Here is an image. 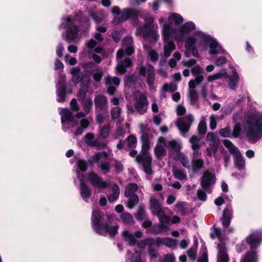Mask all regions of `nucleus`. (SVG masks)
<instances>
[{
  "mask_svg": "<svg viewBox=\"0 0 262 262\" xmlns=\"http://www.w3.org/2000/svg\"><path fill=\"white\" fill-rule=\"evenodd\" d=\"M112 13L118 15L115 16L112 21L115 25H118L128 19L134 20L139 18L143 19L145 25L137 26L136 35L142 36L144 39L149 38L154 42L159 39L160 36L157 27L154 28L152 26L154 18L146 11H140L131 8H124L121 11L118 6H114Z\"/></svg>",
  "mask_w": 262,
  "mask_h": 262,
  "instance_id": "1",
  "label": "nucleus"
},
{
  "mask_svg": "<svg viewBox=\"0 0 262 262\" xmlns=\"http://www.w3.org/2000/svg\"><path fill=\"white\" fill-rule=\"evenodd\" d=\"M208 47L209 53L211 55L226 53V51L210 35L197 31L185 39L184 54L186 57H189L191 55L196 57L199 51L205 52Z\"/></svg>",
  "mask_w": 262,
  "mask_h": 262,
  "instance_id": "2",
  "label": "nucleus"
},
{
  "mask_svg": "<svg viewBox=\"0 0 262 262\" xmlns=\"http://www.w3.org/2000/svg\"><path fill=\"white\" fill-rule=\"evenodd\" d=\"M89 26V19L80 12L74 16L63 18L59 26L60 29L67 28L62 34V37L68 43H77L81 37L80 27H87Z\"/></svg>",
  "mask_w": 262,
  "mask_h": 262,
  "instance_id": "3",
  "label": "nucleus"
},
{
  "mask_svg": "<svg viewBox=\"0 0 262 262\" xmlns=\"http://www.w3.org/2000/svg\"><path fill=\"white\" fill-rule=\"evenodd\" d=\"M244 127L249 141L255 143L262 137V115L247 113L245 115Z\"/></svg>",
  "mask_w": 262,
  "mask_h": 262,
  "instance_id": "4",
  "label": "nucleus"
},
{
  "mask_svg": "<svg viewBox=\"0 0 262 262\" xmlns=\"http://www.w3.org/2000/svg\"><path fill=\"white\" fill-rule=\"evenodd\" d=\"M122 49L119 50L117 53L118 64L116 71L118 73L123 74L125 73L126 69L132 66V62L129 58H126L123 60L121 59L124 55V50L127 56H130L134 52L133 39L128 36L123 38L122 41Z\"/></svg>",
  "mask_w": 262,
  "mask_h": 262,
  "instance_id": "5",
  "label": "nucleus"
},
{
  "mask_svg": "<svg viewBox=\"0 0 262 262\" xmlns=\"http://www.w3.org/2000/svg\"><path fill=\"white\" fill-rule=\"evenodd\" d=\"M182 35L181 33L170 29L165 23L162 29V37L164 42L163 53L162 56L165 58L169 57L172 52L176 49V45L171 39L177 42L182 41Z\"/></svg>",
  "mask_w": 262,
  "mask_h": 262,
  "instance_id": "6",
  "label": "nucleus"
},
{
  "mask_svg": "<svg viewBox=\"0 0 262 262\" xmlns=\"http://www.w3.org/2000/svg\"><path fill=\"white\" fill-rule=\"evenodd\" d=\"M104 214L99 208L93 209L91 217L92 226L94 230L99 234L106 235L108 233L110 236H114L118 231V226H110L107 224L103 223Z\"/></svg>",
  "mask_w": 262,
  "mask_h": 262,
  "instance_id": "7",
  "label": "nucleus"
},
{
  "mask_svg": "<svg viewBox=\"0 0 262 262\" xmlns=\"http://www.w3.org/2000/svg\"><path fill=\"white\" fill-rule=\"evenodd\" d=\"M70 73L72 76L71 79L72 82L75 84L82 82V84L77 93V97L79 100L84 99L89 88L91 76L88 75L86 72H81L80 69L78 67L72 68Z\"/></svg>",
  "mask_w": 262,
  "mask_h": 262,
  "instance_id": "8",
  "label": "nucleus"
},
{
  "mask_svg": "<svg viewBox=\"0 0 262 262\" xmlns=\"http://www.w3.org/2000/svg\"><path fill=\"white\" fill-rule=\"evenodd\" d=\"M261 240L262 234L259 231L253 232L247 237V242L250 246L251 251L243 257L241 262L257 261V255L254 249L258 246Z\"/></svg>",
  "mask_w": 262,
  "mask_h": 262,
  "instance_id": "9",
  "label": "nucleus"
},
{
  "mask_svg": "<svg viewBox=\"0 0 262 262\" xmlns=\"http://www.w3.org/2000/svg\"><path fill=\"white\" fill-rule=\"evenodd\" d=\"M223 143L229 152L233 155L235 167L239 170H245V161L238 148L229 140H224Z\"/></svg>",
  "mask_w": 262,
  "mask_h": 262,
  "instance_id": "10",
  "label": "nucleus"
},
{
  "mask_svg": "<svg viewBox=\"0 0 262 262\" xmlns=\"http://www.w3.org/2000/svg\"><path fill=\"white\" fill-rule=\"evenodd\" d=\"M140 76L146 78V82L150 89H152L153 84L155 80V72L153 66L150 64L142 66L138 68Z\"/></svg>",
  "mask_w": 262,
  "mask_h": 262,
  "instance_id": "11",
  "label": "nucleus"
},
{
  "mask_svg": "<svg viewBox=\"0 0 262 262\" xmlns=\"http://www.w3.org/2000/svg\"><path fill=\"white\" fill-rule=\"evenodd\" d=\"M135 96V108L137 112L142 115L147 111L148 100L145 95L140 92H137Z\"/></svg>",
  "mask_w": 262,
  "mask_h": 262,
  "instance_id": "12",
  "label": "nucleus"
},
{
  "mask_svg": "<svg viewBox=\"0 0 262 262\" xmlns=\"http://www.w3.org/2000/svg\"><path fill=\"white\" fill-rule=\"evenodd\" d=\"M106 157L105 152H98L92 158V162L96 163L98 167L101 169L104 173L108 172L110 170V164L107 162L103 161V160L106 159Z\"/></svg>",
  "mask_w": 262,
  "mask_h": 262,
  "instance_id": "13",
  "label": "nucleus"
},
{
  "mask_svg": "<svg viewBox=\"0 0 262 262\" xmlns=\"http://www.w3.org/2000/svg\"><path fill=\"white\" fill-rule=\"evenodd\" d=\"M150 210L154 215L158 216L159 220L167 221V215L162 209L161 205L159 201L154 197L150 199Z\"/></svg>",
  "mask_w": 262,
  "mask_h": 262,
  "instance_id": "14",
  "label": "nucleus"
},
{
  "mask_svg": "<svg viewBox=\"0 0 262 262\" xmlns=\"http://www.w3.org/2000/svg\"><path fill=\"white\" fill-rule=\"evenodd\" d=\"M193 120V117L191 114L178 119L177 126L183 135L188 132Z\"/></svg>",
  "mask_w": 262,
  "mask_h": 262,
  "instance_id": "15",
  "label": "nucleus"
},
{
  "mask_svg": "<svg viewBox=\"0 0 262 262\" xmlns=\"http://www.w3.org/2000/svg\"><path fill=\"white\" fill-rule=\"evenodd\" d=\"M57 101L58 102H64L66 100V84L65 76L60 74L56 84Z\"/></svg>",
  "mask_w": 262,
  "mask_h": 262,
  "instance_id": "16",
  "label": "nucleus"
},
{
  "mask_svg": "<svg viewBox=\"0 0 262 262\" xmlns=\"http://www.w3.org/2000/svg\"><path fill=\"white\" fill-rule=\"evenodd\" d=\"M215 176L214 174L208 170L205 171L201 179V184L203 189L207 190L208 188L215 183Z\"/></svg>",
  "mask_w": 262,
  "mask_h": 262,
  "instance_id": "17",
  "label": "nucleus"
},
{
  "mask_svg": "<svg viewBox=\"0 0 262 262\" xmlns=\"http://www.w3.org/2000/svg\"><path fill=\"white\" fill-rule=\"evenodd\" d=\"M138 163H141L143 166L144 171L147 174L152 173L151 167V158L147 155H139L136 159Z\"/></svg>",
  "mask_w": 262,
  "mask_h": 262,
  "instance_id": "18",
  "label": "nucleus"
},
{
  "mask_svg": "<svg viewBox=\"0 0 262 262\" xmlns=\"http://www.w3.org/2000/svg\"><path fill=\"white\" fill-rule=\"evenodd\" d=\"M88 180L91 185L97 188L104 189L108 186L106 181H103L97 174L93 172L88 174Z\"/></svg>",
  "mask_w": 262,
  "mask_h": 262,
  "instance_id": "19",
  "label": "nucleus"
},
{
  "mask_svg": "<svg viewBox=\"0 0 262 262\" xmlns=\"http://www.w3.org/2000/svg\"><path fill=\"white\" fill-rule=\"evenodd\" d=\"M168 27L171 30H174L176 32L181 33L182 35V41L183 40L184 36L188 33L190 31L193 30L195 28V25L192 22H188L185 24L183 26L179 28H173L171 27L170 23L166 22Z\"/></svg>",
  "mask_w": 262,
  "mask_h": 262,
  "instance_id": "20",
  "label": "nucleus"
},
{
  "mask_svg": "<svg viewBox=\"0 0 262 262\" xmlns=\"http://www.w3.org/2000/svg\"><path fill=\"white\" fill-rule=\"evenodd\" d=\"M77 178L80 181V191L82 199L87 201L91 195V191L90 190L88 186L83 183V174H80L78 171H77Z\"/></svg>",
  "mask_w": 262,
  "mask_h": 262,
  "instance_id": "21",
  "label": "nucleus"
},
{
  "mask_svg": "<svg viewBox=\"0 0 262 262\" xmlns=\"http://www.w3.org/2000/svg\"><path fill=\"white\" fill-rule=\"evenodd\" d=\"M140 127L142 133V149L146 150L149 148L152 137L149 134L148 130H146L143 124L140 125Z\"/></svg>",
  "mask_w": 262,
  "mask_h": 262,
  "instance_id": "22",
  "label": "nucleus"
},
{
  "mask_svg": "<svg viewBox=\"0 0 262 262\" xmlns=\"http://www.w3.org/2000/svg\"><path fill=\"white\" fill-rule=\"evenodd\" d=\"M167 221L159 220L160 223L154 225L152 227V233L155 234H159L165 231H168L170 228V218L167 216Z\"/></svg>",
  "mask_w": 262,
  "mask_h": 262,
  "instance_id": "23",
  "label": "nucleus"
},
{
  "mask_svg": "<svg viewBox=\"0 0 262 262\" xmlns=\"http://www.w3.org/2000/svg\"><path fill=\"white\" fill-rule=\"evenodd\" d=\"M217 262H228L229 256L225 243L221 241L217 245Z\"/></svg>",
  "mask_w": 262,
  "mask_h": 262,
  "instance_id": "24",
  "label": "nucleus"
},
{
  "mask_svg": "<svg viewBox=\"0 0 262 262\" xmlns=\"http://www.w3.org/2000/svg\"><path fill=\"white\" fill-rule=\"evenodd\" d=\"M82 105L83 108V112H79L76 114V117L80 118L85 116L91 111L93 103L91 98H87L81 100Z\"/></svg>",
  "mask_w": 262,
  "mask_h": 262,
  "instance_id": "25",
  "label": "nucleus"
},
{
  "mask_svg": "<svg viewBox=\"0 0 262 262\" xmlns=\"http://www.w3.org/2000/svg\"><path fill=\"white\" fill-rule=\"evenodd\" d=\"M232 209L230 205H227L224 209L222 217V225L224 228L228 227L230 225L232 216Z\"/></svg>",
  "mask_w": 262,
  "mask_h": 262,
  "instance_id": "26",
  "label": "nucleus"
},
{
  "mask_svg": "<svg viewBox=\"0 0 262 262\" xmlns=\"http://www.w3.org/2000/svg\"><path fill=\"white\" fill-rule=\"evenodd\" d=\"M158 142L175 151H178L181 148V143L174 140L166 141L164 138L161 137L158 139Z\"/></svg>",
  "mask_w": 262,
  "mask_h": 262,
  "instance_id": "27",
  "label": "nucleus"
},
{
  "mask_svg": "<svg viewBox=\"0 0 262 262\" xmlns=\"http://www.w3.org/2000/svg\"><path fill=\"white\" fill-rule=\"evenodd\" d=\"M60 114L61 116L62 125L64 127L67 124L70 125L73 119V117L70 111L68 108H63L60 112Z\"/></svg>",
  "mask_w": 262,
  "mask_h": 262,
  "instance_id": "28",
  "label": "nucleus"
},
{
  "mask_svg": "<svg viewBox=\"0 0 262 262\" xmlns=\"http://www.w3.org/2000/svg\"><path fill=\"white\" fill-rule=\"evenodd\" d=\"M227 77L228 78V82L229 88L231 90L235 89L239 80V75L235 69L232 68V75Z\"/></svg>",
  "mask_w": 262,
  "mask_h": 262,
  "instance_id": "29",
  "label": "nucleus"
},
{
  "mask_svg": "<svg viewBox=\"0 0 262 262\" xmlns=\"http://www.w3.org/2000/svg\"><path fill=\"white\" fill-rule=\"evenodd\" d=\"M95 39H91L86 43V47L92 50L95 46L99 45L103 39V37L100 33H96L95 34Z\"/></svg>",
  "mask_w": 262,
  "mask_h": 262,
  "instance_id": "30",
  "label": "nucleus"
},
{
  "mask_svg": "<svg viewBox=\"0 0 262 262\" xmlns=\"http://www.w3.org/2000/svg\"><path fill=\"white\" fill-rule=\"evenodd\" d=\"M220 144L219 139H215V140L209 142V147L206 149V154L208 156H211L213 154L216 152Z\"/></svg>",
  "mask_w": 262,
  "mask_h": 262,
  "instance_id": "31",
  "label": "nucleus"
},
{
  "mask_svg": "<svg viewBox=\"0 0 262 262\" xmlns=\"http://www.w3.org/2000/svg\"><path fill=\"white\" fill-rule=\"evenodd\" d=\"M139 191L142 193L140 188H138L137 184L135 183H130L126 187L125 191V195L128 197L130 195L135 194V192Z\"/></svg>",
  "mask_w": 262,
  "mask_h": 262,
  "instance_id": "32",
  "label": "nucleus"
},
{
  "mask_svg": "<svg viewBox=\"0 0 262 262\" xmlns=\"http://www.w3.org/2000/svg\"><path fill=\"white\" fill-rule=\"evenodd\" d=\"M94 102L96 108L101 110L107 103V99L104 96L98 95L95 97Z\"/></svg>",
  "mask_w": 262,
  "mask_h": 262,
  "instance_id": "33",
  "label": "nucleus"
},
{
  "mask_svg": "<svg viewBox=\"0 0 262 262\" xmlns=\"http://www.w3.org/2000/svg\"><path fill=\"white\" fill-rule=\"evenodd\" d=\"M122 235L125 241L127 242L130 246L134 245L136 244L137 240L133 233L129 231H124L122 232Z\"/></svg>",
  "mask_w": 262,
  "mask_h": 262,
  "instance_id": "34",
  "label": "nucleus"
},
{
  "mask_svg": "<svg viewBox=\"0 0 262 262\" xmlns=\"http://www.w3.org/2000/svg\"><path fill=\"white\" fill-rule=\"evenodd\" d=\"M143 46L147 53L148 57L150 60L152 62L157 61L159 59L158 53L155 50L147 47V45H145L144 42L143 43Z\"/></svg>",
  "mask_w": 262,
  "mask_h": 262,
  "instance_id": "35",
  "label": "nucleus"
},
{
  "mask_svg": "<svg viewBox=\"0 0 262 262\" xmlns=\"http://www.w3.org/2000/svg\"><path fill=\"white\" fill-rule=\"evenodd\" d=\"M204 165V161L201 159L193 158L191 162V168L194 172L199 171Z\"/></svg>",
  "mask_w": 262,
  "mask_h": 262,
  "instance_id": "36",
  "label": "nucleus"
},
{
  "mask_svg": "<svg viewBox=\"0 0 262 262\" xmlns=\"http://www.w3.org/2000/svg\"><path fill=\"white\" fill-rule=\"evenodd\" d=\"M113 192L108 196V200L110 203H113L116 201L119 195L120 189L117 185H114L112 187Z\"/></svg>",
  "mask_w": 262,
  "mask_h": 262,
  "instance_id": "37",
  "label": "nucleus"
},
{
  "mask_svg": "<svg viewBox=\"0 0 262 262\" xmlns=\"http://www.w3.org/2000/svg\"><path fill=\"white\" fill-rule=\"evenodd\" d=\"M85 141L86 144L89 146H97L98 145V140L95 139L94 134L92 133H89L85 135Z\"/></svg>",
  "mask_w": 262,
  "mask_h": 262,
  "instance_id": "38",
  "label": "nucleus"
},
{
  "mask_svg": "<svg viewBox=\"0 0 262 262\" xmlns=\"http://www.w3.org/2000/svg\"><path fill=\"white\" fill-rule=\"evenodd\" d=\"M120 113V108L118 106L114 107L111 111L112 118L117 123H121L123 120V119L121 118Z\"/></svg>",
  "mask_w": 262,
  "mask_h": 262,
  "instance_id": "39",
  "label": "nucleus"
},
{
  "mask_svg": "<svg viewBox=\"0 0 262 262\" xmlns=\"http://www.w3.org/2000/svg\"><path fill=\"white\" fill-rule=\"evenodd\" d=\"M155 245V238L148 237L143 240L141 241L137 244V246L139 248L144 249L146 246H153Z\"/></svg>",
  "mask_w": 262,
  "mask_h": 262,
  "instance_id": "40",
  "label": "nucleus"
},
{
  "mask_svg": "<svg viewBox=\"0 0 262 262\" xmlns=\"http://www.w3.org/2000/svg\"><path fill=\"white\" fill-rule=\"evenodd\" d=\"M227 73L225 70H222L220 72L216 73L212 75H209L207 80L208 82H212L216 79H219L222 78H227Z\"/></svg>",
  "mask_w": 262,
  "mask_h": 262,
  "instance_id": "41",
  "label": "nucleus"
},
{
  "mask_svg": "<svg viewBox=\"0 0 262 262\" xmlns=\"http://www.w3.org/2000/svg\"><path fill=\"white\" fill-rule=\"evenodd\" d=\"M90 124V122L87 119H81L80 120V127L75 132V135H81L83 133V129L88 128Z\"/></svg>",
  "mask_w": 262,
  "mask_h": 262,
  "instance_id": "42",
  "label": "nucleus"
},
{
  "mask_svg": "<svg viewBox=\"0 0 262 262\" xmlns=\"http://www.w3.org/2000/svg\"><path fill=\"white\" fill-rule=\"evenodd\" d=\"M127 198H128L127 206L129 208L134 207L139 202V197L136 194L130 195Z\"/></svg>",
  "mask_w": 262,
  "mask_h": 262,
  "instance_id": "43",
  "label": "nucleus"
},
{
  "mask_svg": "<svg viewBox=\"0 0 262 262\" xmlns=\"http://www.w3.org/2000/svg\"><path fill=\"white\" fill-rule=\"evenodd\" d=\"M178 159L182 165L187 169L190 168V165L189 162L188 157L183 153L178 154Z\"/></svg>",
  "mask_w": 262,
  "mask_h": 262,
  "instance_id": "44",
  "label": "nucleus"
},
{
  "mask_svg": "<svg viewBox=\"0 0 262 262\" xmlns=\"http://www.w3.org/2000/svg\"><path fill=\"white\" fill-rule=\"evenodd\" d=\"M181 58V55L179 52H175L173 54V58H171L168 62V65L170 68H174L177 64V61Z\"/></svg>",
  "mask_w": 262,
  "mask_h": 262,
  "instance_id": "45",
  "label": "nucleus"
},
{
  "mask_svg": "<svg viewBox=\"0 0 262 262\" xmlns=\"http://www.w3.org/2000/svg\"><path fill=\"white\" fill-rule=\"evenodd\" d=\"M105 83L107 85H116L118 86L120 84V79L116 77H112L107 76L105 78Z\"/></svg>",
  "mask_w": 262,
  "mask_h": 262,
  "instance_id": "46",
  "label": "nucleus"
},
{
  "mask_svg": "<svg viewBox=\"0 0 262 262\" xmlns=\"http://www.w3.org/2000/svg\"><path fill=\"white\" fill-rule=\"evenodd\" d=\"M200 138L196 136H193L190 139L189 141L191 144V147L194 150H195L200 148Z\"/></svg>",
  "mask_w": 262,
  "mask_h": 262,
  "instance_id": "47",
  "label": "nucleus"
},
{
  "mask_svg": "<svg viewBox=\"0 0 262 262\" xmlns=\"http://www.w3.org/2000/svg\"><path fill=\"white\" fill-rule=\"evenodd\" d=\"M173 174L175 178L179 180H183L186 178V174L181 169H174L173 170Z\"/></svg>",
  "mask_w": 262,
  "mask_h": 262,
  "instance_id": "48",
  "label": "nucleus"
},
{
  "mask_svg": "<svg viewBox=\"0 0 262 262\" xmlns=\"http://www.w3.org/2000/svg\"><path fill=\"white\" fill-rule=\"evenodd\" d=\"M164 245L171 249H176L177 241L176 239L171 238L165 237V242Z\"/></svg>",
  "mask_w": 262,
  "mask_h": 262,
  "instance_id": "49",
  "label": "nucleus"
},
{
  "mask_svg": "<svg viewBox=\"0 0 262 262\" xmlns=\"http://www.w3.org/2000/svg\"><path fill=\"white\" fill-rule=\"evenodd\" d=\"M121 220L125 224H130L133 221V216L128 213H123L121 215Z\"/></svg>",
  "mask_w": 262,
  "mask_h": 262,
  "instance_id": "50",
  "label": "nucleus"
},
{
  "mask_svg": "<svg viewBox=\"0 0 262 262\" xmlns=\"http://www.w3.org/2000/svg\"><path fill=\"white\" fill-rule=\"evenodd\" d=\"M219 133L220 136L223 137L230 138L233 136L231 130L229 127L221 129Z\"/></svg>",
  "mask_w": 262,
  "mask_h": 262,
  "instance_id": "51",
  "label": "nucleus"
},
{
  "mask_svg": "<svg viewBox=\"0 0 262 262\" xmlns=\"http://www.w3.org/2000/svg\"><path fill=\"white\" fill-rule=\"evenodd\" d=\"M161 143L159 142V144L155 148V152L158 158H160L164 156L165 154V149L163 146L161 145Z\"/></svg>",
  "mask_w": 262,
  "mask_h": 262,
  "instance_id": "52",
  "label": "nucleus"
},
{
  "mask_svg": "<svg viewBox=\"0 0 262 262\" xmlns=\"http://www.w3.org/2000/svg\"><path fill=\"white\" fill-rule=\"evenodd\" d=\"M111 126L109 124L103 127H100V134L102 138H107L110 134Z\"/></svg>",
  "mask_w": 262,
  "mask_h": 262,
  "instance_id": "53",
  "label": "nucleus"
},
{
  "mask_svg": "<svg viewBox=\"0 0 262 262\" xmlns=\"http://www.w3.org/2000/svg\"><path fill=\"white\" fill-rule=\"evenodd\" d=\"M136 218L138 221H142L146 217L145 211L144 207H140L136 214Z\"/></svg>",
  "mask_w": 262,
  "mask_h": 262,
  "instance_id": "54",
  "label": "nucleus"
},
{
  "mask_svg": "<svg viewBox=\"0 0 262 262\" xmlns=\"http://www.w3.org/2000/svg\"><path fill=\"white\" fill-rule=\"evenodd\" d=\"M189 97L191 102L195 103L198 100V93L195 90H189Z\"/></svg>",
  "mask_w": 262,
  "mask_h": 262,
  "instance_id": "55",
  "label": "nucleus"
},
{
  "mask_svg": "<svg viewBox=\"0 0 262 262\" xmlns=\"http://www.w3.org/2000/svg\"><path fill=\"white\" fill-rule=\"evenodd\" d=\"M169 19L174 20L176 24H180L183 21V17L179 14H172L169 17Z\"/></svg>",
  "mask_w": 262,
  "mask_h": 262,
  "instance_id": "56",
  "label": "nucleus"
},
{
  "mask_svg": "<svg viewBox=\"0 0 262 262\" xmlns=\"http://www.w3.org/2000/svg\"><path fill=\"white\" fill-rule=\"evenodd\" d=\"M76 165L79 169L82 171H85L87 169L88 164L87 162L83 160H79L77 162Z\"/></svg>",
  "mask_w": 262,
  "mask_h": 262,
  "instance_id": "57",
  "label": "nucleus"
},
{
  "mask_svg": "<svg viewBox=\"0 0 262 262\" xmlns=\"http://www.w3.org/2000/svg\"><path fill=\"white\" fill-rule=\"evenodd\" d=\"M103 75V71L101 70H96L94 71L93 78L97 81L99 82Z\"/></svg>",
  "mask_w": 262,
  "mask_h": 262,
  "instance_id": "58",
  "label": "nucleus"
},
{
  "mask_svg": "<svg viewBox=\"0 0 262 262\" xmlns=\"http://www.w3.org/2000/svg\"><path fill=\"white\" fill-rule=\"evenodd\" d=\"M95 66V64L92 62H85L82 64V67L84 69V70L82 72H86L87 74L90 76L91 72L89 73L88 70L89 69H92Z\"/></svg>",
  "mask_w": 262,
  "mask_h": 262,
  "instance_id": "59",
  "label": "nucleus"
},
{
  "mask_svg": "<svg viewBox=\"0 0 262 262\" xmlns=\"http://www.w3.org/2000/svg\"><path fill=\"white\" fill-rule=\"evenodd\" d=\"M206 124L205 121H201L198 125V132L200 135H204L206 132Z\"/></svg>",
  "mask_w": 262,
  "mask_h": 262,
  "instance_id": "60",
  "label": "nucleus"
},
{
  "mask_svg": "<svg viewBox=\"0 0 262 262\" xmlns=\"http://www.w3.org/2000/svg\"><path fill=\"white\" fill-rule=\"evenodd\" d=\"M64 60L66 63L72 66L76 64L77 62V59L75 57H73L69 54L65 55Z\"/></svg>",
  "mask_w": 262,
  "mask_h": 262,
  "instance_id": "61",
  "label": "nucleus"
},
{
  "mask_svg": "<svg viewBox=\"0 0 262 262\" xmlns=\"http://www.w3.org/2000/svg\"><path fill=\"white\" fill-rule=\"evenodd\" d=\"M191 71L193 76L201 75L203 72V69L198 64H196L194 66L192 67Z\"/></svg>",
  "mask_w": 262,
  "mask_h": 262,
  "instance_id": "62",
  "label": "nucleus"
},
{
  "mask_svg": "<svg viewBox=\"0 0 262 262\" xmlns=\"http://www.w3.org/2000/svg\"><path fill=\"white\" fill-rule=\"evenodd\" d=\"M210 236L212 239H214L216 237L219 240H221L222 238L221 230L220 228H215L211 233Z\"/></svg>",
  "mask_w": 262,
  "mask_h": 262,
  "instance_id": "63",
  "label": "nucleus"
},
{
  "mask_svg": "<svg viewBox=\"0 0 262 262\" xmlns=\"http://www.w3.org/2000/svg\"><path fill=\"white\" fill-rule=\"evenodd\" d=\"M135 77L133 76H126L125 77L124 84L125 86L130 87L134 82Z\"/></svg>",
  "mask_w": 262,
  "mask_h": 262,
  "instance_id": "64",
  "label": "nucleus"
}]
</instances>
